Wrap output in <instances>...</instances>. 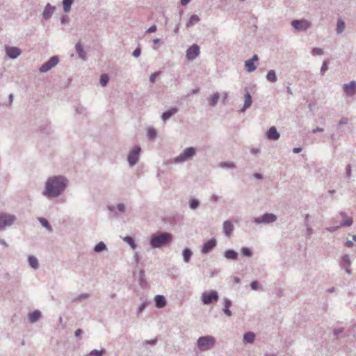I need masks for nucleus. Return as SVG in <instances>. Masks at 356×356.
<instances>
[{
  "instance_id": "obj_1",
  "label": "nucleus",
  "mask_w": 356,
  "mask_h": 356,
  "mask_svg": "<svg viewBox=\"0 0 356 356\" xmlns=\"http://www.w3.org/2000/svg\"><path fill=\"white\" fill-rule=\"evenodd\" d=\"M68 179L63 175H54L47 178L42 195L48 198H57L65 191Z\"/></svg>"
},
{
  "instance_id": "obj_2",
  "label": "nucleus",
  "mask_w": 356,
  "mask_h": 356,
  "mask_svg": "<svg viewBox=\"0 0 356 356\" xmlns=\"http://www.w3.org/2000/svg\"><path fill=\"white\" fill-rule=\"evenodd\" d=\"M172 241V235L168 232H158L152 234L149 245L152 248H161L168 245Z\"/></svg>"
},
{
  "instance_id": "obj_3",
  "label": "nucleus",
  "mask_w": 356,
  "mask_h": 356,
  "mask_svg": "<svg viewBox=\"0 0 356 356\" xmlns=\"http://www.w3.org/2000/svg\"><path fill=\"white\" fill-rule=\"evenodd\" d=\"M216 343V339L213 336L207 335L200 337L197 340V347L200 351H207L213 348Z\"/></svg>"
},
{
  "instance_id": "obj_4",
  "label": "nucleus",
  "mask_w": 356,
  "mask_h": 356,
  "mask_svg": "<svg viewBox=\"0 0 356 356\" xmlns=\"http://www.w3.org/2000/svg\"><path fill=\"white\" fill-rule=\"evenodd\" d=\"M17 220V216L7 212H0V232L13 226Z\"/></svg>"
},
{
  "instance_id": "obj_5",
  "label": "nucleus",
  "mask_w": 356,
  "mask_h": 356,
  "mask_svg": "<svg viewBox=\"0 0 356 356\" xmlns=\"http://www.w3.org/2000/svg\"><path fill=\"white\" fill-rule=\"evenodd\" d=\"M197 150L193 147L186 148L181 154L174 158L175 163L180 164L192 159L196 154Z\"/></svg>"
},
{
  "instance_id": "obj_6",
  "label": "nucleus",
  "mask_w": 356,
  "mask_h": 356,
  "mask_svg": "<svg viewBox=\"0 0 356 356\" xmlns=\"http://www.w3.org/2000/svg\"><path fill=\"white\" fill-rule=\"evenodd\" d=\"M277 219L276 215L272 213H265L262 216L253 218V222L256 225H268L275 222Z\"/></svg>"
},
{
  "instance_id": "obj_7",
  "label": "nucleus",
  "mask_w": 356,
  "mask_h": 356,
  "mask_svg": "<svg viewBox=\"0 0 356 356\" xmlns=\"http://www.w3.org/2000/svg\"><path fill=\"white\" fill-rule=\"evenodd\" d=\"M140 152L141 148L139 145L134 146L132 149L129 151L127 156V161L130 167H134L138 163Z\"/></svg>"
},
{
  "instance_id": "obj_8",
  "label": "nucleus",
  "mask_w": 356,
  "mask_h": 356,
  "mask_svg": "<svg viewBox=\"0 0 356 356\" xmlns=\"http://www.w3.org/2000/svg\"><path fill=\"white\" fill-rule=\"evenodd\" d=\"M219 299L218 293L216 291L204 292L201 295V300L204 305H210L217 302Z\"/></svg>"
},
{
  "instance_id": "obj_9",
  "label": "nucleus",
  "mask_w": 356,
  "mask_h": 356,
  "mask_svg": "<svg viewBox=\"0 0 356 356\" xmlns=\"http://www.w3.org/2000/svg\"><path fill=\"white\" fill-rule=\"evenodd\" d=\"M291 26L298 31H306L311 27V23L306 19H294Z\"/></svg>"
},
{
  "instance_id": "obj_10",
  "label": "nucleus",
  "mask_w": 356,
  "mask_h": 356,
  "mask_svg": "<svg viewBox=\"0 0 356 356\" xmlns=\"http://www.w3.org/2000/svg\"><path fill=\"white\" fill-rule=\"evenodd\" d=\"M352 262L349 254H346L341 257L339 266L342 270H344L348 275L352 274L351 269Z\"/></svg>"
},
{
  "instance_id": "obj_11",
  "label": "nucleus",
  "mask_w": 356,
  "mask_h": 356,
  "mask_svg": "<svg viewBox=\"0 0 356 356\" xmlns=\"http://www.w3.org/2000/svg\"><path fill=\"white\" fill-rule=\"evenodd\" d=\"M59 59L56 56H54L49 58L48 61L43 63L39 70L41 73H45L50 70L52 67L56 66L58 63Z\"/></svg>"
},
{
  "instance_id": "obj_12",
  "label": "nucleus",
  "mask_w": 356,
  "mask_h": 356,
  "mask_svg": "<svg viewBox=\"0 0 356 356\" xmlns=\"http://www.w3.org/2000/svg\"><path fill=\"white\" fill-rule=\"evenodd\" d=\"M343 90L348 97H353L356 94V81H351L343 85Z\"/></svg>"
},
{
  "instance_id": "obj_13",
  "label": "nucleus",
  "mask_w": 356,
  "mask_h": 356,
  "mask_svg": "<svg viewBox=\"0 0 356 356\" xmlns=\"http://www.w3.org/2000/svg\"><path fill=\"white\" fill-rule=\"evenodd\" d=\"M5 50L10 59H15L22 54L21 49L16 47L6 46Z\"/></svg>"
},
{
  "instance_id": "obj_14",
  "label": "nucleus",
  "mask_w": 356,
  "mask_h": 356,
  "mask_svg": "<svg viewBox=\"0 0 356 356\" xmlns=\"http://www.w3.org/2000/svg\"><path fill=\"white\" fill-rule=\"evenodd\" d=\"M200 54V47L197 44H193L186 51V58L193 60Z\"/></svg>"
},
{
  "instance_id": "obj_15",
  "label": "nucleus",
  "mask_w": 356,
  "mask_h": 356,
  "mask_svg": "<svg viewBox=\"0 0 356 356\" xmlns=\"http://www.w3.org/2000/svg\"><path fill=\"white\" fill-rule=\"evenodd\" d=\"M108 210L113 213L114 217H118V213L117 211L120 213H124L126 211V206L123 203H118L115 207V206H108Z\"/></svg>"
},
{
  "instance_id": "obj_16",
  "label": "nucleus",
  "mask_w": 356,
  "mask_h": 356,
  "mask_svg": "<svg viewBox=\"0 0 356 356\" xmlns=\"http://www.w3.org/2000/svg\"><path fill=\"white\" fill-rule=\"evenodd\" d=\"M217 245V241L216 238H213L206 243H204L202 245L201 252L203 254L209 253L212 249H213Z\"/></svg>"
},
{
  "instance_id": "obj_17",
  "label": "nucleus",
  "mask_w": 356,
  "mask_h": 356,
  "mask_svg": "<svg viewBox=\"0 0 356 356\" xmlns=\"http://www.w3.org/2000/svg\"><path fill=\"white\" fill-rule=\"evenodd\" d=\"M223 308H222V312L223 313L227 316H232V311L229 309V308L232 307V302L231 300H229V298L225 297L223 298Z\"/></svg>"
},
{
  "instance_id": "obj_18",
  "label": "nucleus",
  "mask_w": 356,
  "mask_h": 356,
  "mask_svg": "<svg viewBox=\"0 0 356 356\" xmlns=\"http://www.w3.org/2000/svg\"><path fill=\"white\" fill-rule=\"evenodd\" d=\"M266 137L269 140H277L280 138V134L275 127H271L266 132Z\"/></svg>"
},
{
  "instance_id": "obj_19",
  "label": "nucleus",
  "mask_w": 356,
  "mask_h": 356,
  "mask_svg": "<svg viewBox=\"0 0 356 356\" xmlns=\"http://www.w3.org/2000/svg\"><path fill=\"white\" fill-rule=\"evenodd\" d=\"M55 9L56 8L54 6H51L50 3H47L42 13L43 19H44L45 20L50 19Z\"/></svg>"
},
{
  "instance_id": "obj_20",
  "label": "nucleus",
  "mask_w": 356,
  "mask_h": 356,
  "mask_svg": "<svg viewBox=\"0 0 356 356\" xmlns=\"http://www.w3.org/2000/svg\"><path fill=\"white\" fill-rule=\"evenodd\" d=\"M222 229L227 237H229L234 230V225L230 220H225L223 222Z\"/></svg>"
},
{
  "instance_id": "obj_21",
  "label": "nucleus",
  "mask_w": 356,
  "mask_h": 356,
  "mask_svg": "<svg viewBox=\"0 0 356 356\" xmlns=\"http://www.w3.org/2000/svg\"><path fill=\"white\" fill-rule=\"evenodd\" d=\"M244 104L242 108L241 109V112H245L246 109L249 108L252 103V97L248 90H246V92L244 95Z\"/></svg>"
},
{
  "instance_id": "obj_22",
  "label": "nucleus",
  "mask_w": 356,
  "mask_h": 356,
  "mask_svg": "<svg viewBox=\"0 0 356 356\" xmlns=\"http://www.w3.org/2000/svg\"><path fill=\"white\" fill-rule=\"evenodd\" d=\"M154 302L156 307L159 309L163 308L167 304L165 298L162 295H156L154 297Z\"/></svg>"
},
{
  "instance_id": "obj_23",
  "label": "nucleus",
  "mask_w": 356,
  "mask_h": 356,
  "mask_svg": "<svg viewBox=\"0 0 356 356\" xmlns=\"http://www.w3.org/2000/svg\"><path fill=\"white\" fill-rule=\"evenodd\" d=\"M340 216L343 218L341 222V227H350L353 225V218L348 217L344 211L340 212Z\"/></svg>"
},
{
  "instance_id": "obj_24",
  "label": "nucleus",
  "mask_w": 356,
  "mask_h": 356,
  "mask_svg": "<svg viewBox=\"0 0 356 356\" xmlns=\"http://www.w3.org/2000/svg\"><path fill=\"white\" fill-rule=\"evenodd\" d=\"M178 109L177 108H172L169 109L167 111H165L162 113L161 118L163 121H166L168 120L170 117L174 115L177 112Z\"/></svg>"
},
{
  "instance_id": "obj_25",
  "label": "nucleus",
  "mask_w": 356,
  "mask_h": 356,
  "mask_svg": "<svg viewBox=\"0 0 356 356\" xmlns=\"http://www.w3.org/2000/svg\"><path fill=\"white\" fill-rule=\"evenodd\" d=\"M75 49H76V51L77 54L79 55V57L80 58H81L82 60H85L86 59V54L81 44L79 42L76 43V46H75Z\"/></svg>"
},
{
  "instance_id": "obj_26",
  "label": "nucleus",
  "mask_w": 356,
  "mask_h": 356,
  "mask_svg": "<svg viewBox=\"0 0 356 356\" xmlns=\"http://www.w3.org/2000/svg\"><path fill=\"white\" fill-rule=\"evenodd\" d=\"M41 317V312L39 310H35L29 314V320L33 323L37 322Z\"/></svg>"
},
{
  "instance_id": "obj_27",
  "label": "nucleus",
  "mask_w": 356,
  "mask_h": 356,
  "mask_svg": "<svg viewBox=\"0 0 356 356\" xmlns=\"http://www.w3.org/2000/svg\"><path fill=\"white\" fill-rule=\"evenodd\" d=\"M219 99H220V94L218 92L213 93L211 97H209L207 99L209 106H211L212 107L216 106Z\"/></svg>"
},
{
  "instance_id": "obj_28",
  "label": "nucleus",
  "mask_w": 356,
  "mask_h": 356,
  "mask_svg": "<svg viewBox=\"0 0 356 356\" xmlns=\"http://www.w3.org/2000/svg\"><path fill=\"white\" fill-rule=\"evenodd\" d=\"M224 256L227 259L236 260L238 259V253L234 250H227L224 252Z\"/></svg>"
},
{
  "instance_id": "obj_29",
  "label": "nucleus",
  "mask_w": 356,
  "mask_h": 356,
  "mask_svg": "<svg viewBox=\"0 0 356 356\" xmlns=\"http://www.w3.org/2000/svg\"><path fill=\"white\" fill-rule=\"evenodd\" d=\"M255 339V334L252 332H248L243 334V342L252 343Z\"/></svg>"
},
{
  "instance_id": "obj_30",
  "label": "nucleus",
  "mask_w": 356,
  "mask_h": 356,
  "mask_svg": "<svg viewBox=\"0 0 356 356\" xmlns=\"http://www.w3.org/2000/svg\"><path fill=\"white\" fill-rule=\"evenodd\" d=\"M266 78V80L270 83H275L277 81L276 72L273 70H270L267 72Z\"/></svg>"
},
{
  "instance_id": "obj_31",
  "label": "nucleus",
  "mask_w": 356,
  "mask_h": 356,
  "mask_svg": "<svg viewBox=\"0 0 356 356\" xmlns=\"http://www.w3.org/2000/svg\"><path fill=\"white\" fill-rule=\"evenodd\" d=\"M28 262L29 266L33 269H38L39 267V262L38 259L33 255H30L28 257Z\"/></svg>"
},
{
  "instance_id": "obj_32",
  "label": "nucleus",
  "mask_w": 356,
  "mask_h": 356,
  "mask_svg": "<svg viewBox=\"0 0 356 356\" xmlns=\"http://www.w3.org/2000/svg\"><path fill=\"white\" fill-rule=\"evenodd\" d=\"M200 21V17L197 15H193L189 18L188 21L186 23V27L189 28L193 26L194 24L198 23Z\"/></svg>"
},
{
  "instance_id": "obj_33",
  "label": "nucleus",
  "mask_w": 356,
  "mask_h": 356,
  "mask_svg": "<svg viewBox=\"0 0 356 356\" xmlns=\"http://www.w3.org/2000/svg\"><path fill=\"white\" fill-rule=\"evenodd\" d=\"M192 254H193V252H192L191 249H189L188 248H184L183 252H182V255H183V257H184V261L186 263L189 262Z\"/></svg>"
},
{
  "instance_id": "obj_34",
  "label": "nucleus",
  "mask_w": 356,
  "mask_h": 356,
  "mask_svg": "<svg viewBox=\"0 0 356 356\" xmlns=\"http://www.w3.org/2000/svg\"><path fill=\"white\" fill-rule=\"evenodd\" d=\"M344 29H345V22L341 19H338L337 23V29H336L337 33V34L342 33L344 31Z\"/></svg>"
},
{
  "instance_id": "obj_35",
  "label": "nucleus",
  "mask_w": 356,
  "mask_h": 356,
  "mask_svg": "<svg viewBox=\"0 0 356 356\" xmlns=\"http://www.w3.org/2000/svg\"><path fill=\"white\" fill-rule=\"evenodd\" d=\"M74 2V0H63V10L65 13H67L70 11L71 6Z\"/></svg>"
},
{
  "instance_id": "obj_36",
  "label": "nucleus",
  "mask_w": 356,
  "mask_h": 356,
  "mask_svg": "<svg viewBox=\"0 0 356 356\" xmlns=\"http://www.w3.org/2000/svg\"><path fill=\"white\" fill-rule=\"evenodd\" d=\"M38 220L39 222H40V224L44 227H45L48 232H52V227L51 226L49 225L48 220L46 219V218H38Z\"/></svg>"
},
{
  "instance_id": "obj_37",
  "label": "nucleus",
  "mask_w": 356,
  "mask_h": 356,
  "mask_svg": "<svg viewBox=\"0 0 356 356\" xmlns=\"http://www.w3.org/2000/svg\"><path fill=\"white\" fill-rule=\"evenodd\" d=\"M245 67L248 72H252L256 70V66L252 60H248L245 62Z\"/></svg>"
},
{
  "instance_id": "obj_38",
  "label": "nucleus",
  "mask_w": 356,
  "mask_h": 356,
  "mask_svg": "<svg viewBox=\"0 0 356 356\" xmlns=\"http://www.w3.org/2000/svg\"><path fill=\"white\" fill-rule=\"evenodd\" d=\"M200 204L199 200L193 198L189 201V207L192 210L197 209Z\"/></svg>"
},
{
  "instance_id": "obj_39",
  "label": "nucleus",
  "mask_w": 356,
  "mask_h": 356,
  "mask_svg": "<svg viewBox=\"0 0 356 356\" xmlns=\"http://www.w3.org/2000/svg\"><path fill=\"white\" fill-rule=\"evenodd\" d=\"M219 167L222 168L235 169L236 165L233 162H221L219 163Z\"/></svg>"
},
{
  "instance_id": "obj_40",
  "label": "nucleus",
  "mask_w": 356,
  "mask_h": 356,
  "mask_svg": "<svg viewBox=\"0 0 356 356\" xmlns=\"http://www.w3.org/2000/svg\"><path fill=\"white\" fill-rule=\"evenodd\" d=\"M106 249V245L104 242L98 243L94 248V251L96 252H99L104 251Z\"/></svg>"
},
{
  "instance_id": "obj_41",
  "label": "nucleus",
  "mask_w": 356,
  "mask_h": 356,
  "mask_svg": "<svg viewBox=\"0 0 356 356\" xmlns=\"http://www.w3.org/2000/svg\"><path fill=\"white\" fill-rule=\"evenodd\" d=\"M76 112L78 115L86 116L88 115V110L83 106H79L76 108Z\"/></svg>"
},
{
  "instance_id": "obj_42",
  "label": "nucleus",
  "mask_w": 356,
  "mask_h": 356,
  "mask_svg": "<svg viewBox=\"0 0 356 356\" xmlns=\"http://www.w3.org/2000/svg\"><path fill=\"white\" fill-rule=\"evenodd\" d=\"M123 241L126 243H127L130 246L131 248L134 250L136 249V244L134 241V240L131 237V236H125L124 238H123Z\"/></svg>"
},
{
  "instance_id": "obj_43",
  "label": "nucleus",
  "mask_w": 356,
  "mask_h": 356,
  "mask_svg": "<svg viewBox=\"0 0 356 356\" xmlns=\"http://www.w3.org/2000/svg\"><path fill=\"white\" fill-rule=\"evenodd\" d=\"M89 297H90V294L89 293H81L80 295H79L78 296L74 298L72 300V302H80V301H81L83 300L88 299Z\"/></svg>"
},
{
  "instance_id": "obj_44",
  "label": "nucleus",
  "mask_w": 356,
  "mask_h": 356,
  "mask_svg": "<svg viewBox=\"0 0 356 356\" xmlns=\"http://www.w3.org/2000/svg\"><path fill=\"white\" fill-rule=\"evenodd\" d=\"M108 80H109L108 76L106 74H103L100 76L99 83L102 86L104 87L107 85Z\"/></svg>"
},
{
  "instance_id": "obj_45",
  "label": "nucleus",
  "mask_w": 356,
  "mask_h": 356,
  "mask_svg": "<svg viewBox=\"0 0 356 356\" xmlns=\"http://www.w3.org/2000/svg\"><path fill=\"white\" fill-rule=\"evenodd\" d=\"M105 353V350H92L89 353L90 356H103L104 353Z\"/></svg>"
},
{
  "instance_id": "obj_46",
  "label": "nucleus",
  "mask_w": 356,
  "mask_h": 356,
  "mask_svg": "<svg viewBox=\"0 0 356 356\" xmlns=\"http://www.w3.org/2000/svg\"><path fill=\"white\" fill-rule=\"evenodd\" d=\"M241 252L242 253L243 255L248 257H250L252 255V252L250 250V249L248 248H246V247H243L241 249Z\"/></svg>"
},
{
  "instance_id": "obj_47",
  "label": "nucleus",
  "mask_w": 356,
  "mask_h": 356,
  "mask_svg": "<svg viewBox=\"0 0 356 356\" xmlns=\"http://www.w3.org/2000/svg\"><path fill=\"white\" fill-rule=\"evenodd\" d=\"M156 131L153 128H149L148 130H147V137L149 140H153L156 138Z\"/></svg>"
},
{
  "instance_id": "obj_48",
  "label": "nucleus",
  "mask_w": 356,
  "mask_h": 356,
  "mask_svg": "<svg viewBox=\"0 0 356 356\" xmlns=\"http://www.w3.org/2000/svg\"><path fill=\"white\" fill-rule=\"evenodd\" d=\"M139 277H140V284L143 286L146 284V281L145 279V271L143 270H140L139 272Z\"/></svg>"
},
{
  "instance_id": "obj_49",
  "label": "nucleus",
  "mask_w": 356,
  "mask_h": 356,
  "mask_svg": "<svg viewBox=\"0 0 356 356\" xmlns=\"http://www.w3.org/2000/svg\"><path fill=\"white\" fill-rule=\"evenodd\" d=\"M323 53V50L318 47H314L312 49V54L313 55L322 56Z\"/></svg>"
},
{
  "instance_id": "obj_50",
  "label": "nucleus",
  "mask_w": 356,
  "mask_h": 356,
  "mask_svg": "<svg viewBox=\"0 0 356 356\" xmlns=\"http://www.w3.org/2000/svg\"><path fill=\"white\" fill-rule=\"evenodd\" d=\"M147 303L144 302L142 304L140 305V306L138 307L136 313L138 315L141 314L147 307Z\"/></svg>"
},
{
  "instance_id": "obj_51",
  "label": "nucleus",
  "mask_w": 356,
  "mask_h": 356,
  "mask_svg": "<svg viewBox=\"0 0 356 356\" xmlns=\"http://www.w3.org/2000/svg\"><path fill=\"white\" fill-rule=\"evenodd\" d=\"M327 69H328L327 61L324 60L322 64L321 68V74L322 76H323L325 74V72L327 70Z\"/></svg>"
},
{
  "instance_id": "obj_52",
  "label": "nucleus",
  "mask_w": 356,
  "mask_h": 356,
  "mask_svg": "<svg viewBox=\"0 0 356 356\" xmlns=\"http://www.w3.org/2000/svg\"><path fill=\"white\" fill-rule=\"evenodd\" d=\"M161 74L160 71L156 72L153 74H152L149 76V81L152 83H154L156 81V77Z\"/></svg>"
},
{
  "instance_id": "obj_53",
  "label": "nucleus",
  "mask_w": 356,
  "mask_h": 356,
  "mask_svg": "<svg viewBox=\"0 0 356 356\" xmlns=\"http://www.w3.org/2000/svg\"><path fill=\"white\" fill-rule=\"evenodd\" d=\"M351 175H352L351 165L350 164H348L346 167V176L348 178H350Z\"/></svg>"
},
{
  "instance_id": "obj_54",
  "label": "nucleus",
  "mask_w": 356,
  "mask_h": 356,
  "mask_svg": "<svg viewBox=\"0 0 356 356\" xmlns=\"http://www.w3.org/2000/svg\"><path fill=\"white\" fill-rule=\"evenodd\" d=\"M259 282L257 281H253L250 283V288L254 291H257L259 289Z\"/></svg>"
},
{
  "instance_id": "obj_55",
  "label": "nucleus",
  "mask_w": 356,
  "mask_h": 356,
  "mask_svg": "<svg viewBox=\"0 0 356 356\" xmlns=\"http://www.w3.org/2000/svg\"><path fill=\"white\" fill-rule=\"evenodd\" d=\"M141 54V49L140 47H137L132 53V55L135 58H138L140 56Z\"/></svg>"
},
{
  "instance_id": "obj_56",
  "label": "nucleus",
  "mask_w": 356,
  "mask_h": 356,
  "mask_svg": "<svg viewBox=\"0 0 356 356\" xmlns=\"http://www.w3.org/2000/svg\"><path fill=\"white\" fill-rule=\"evenodd\" d=\"M307 227V237L309 238L313 234V229L311 227L308 225L307 223H306Z\"/></svg>"
},
{
  "instance_id": "obj_57",
  "label": "nucleus",
  "mask_w": 356,
  "mask_h": 356,
  "mask_svg": "<svg viewBox=\"0 0 356 356\" xmlns=\"http://www.w3.org/2000/svg\"><path fill=\"white\" fill-rule=\"evenodd\" d=\"M348 119L347 118H342L339 123H338V125L339 126H341V125H344V124H348Z\"/></svg>"
},
{
  "instance_id": "obj_58",
  "label": "nucleus",
  "mask_w": 356,
  "mask_h": 356,
  "mask_svg": "<svg viewBox=\"0 0 356 356\" xmlns=\"http://www.w3.org/2000/svg\"><path fill=\"white\" fill-rule=\"evenodd\" d=\"M156 341H157L156 339H152V340H146L144 341V344H149V345L154 346L156 344Z\"/></svg>"
},
{
  "instance_id": "obj_59",
  "label": "nucleus",
  "mask_w": 356,
  "mask_h": 356,
  "mask_svg": "<svg viewBox=\"0 0 356 356\" xmlns=\"http://www.w3.org/2000/svg\"><path fill=\"white\" fill-rule=\"evenodd\" d=\"M156 26L155 24L152 25V26H150L147 31H146V33H154L156 31Z\"/></svg>"
},
{
  "instance_id": "obj_60",
  "label": "nucleus",
  "mask_w": 356,
  "mask_h": 356,
  "mask_svg": "<svg viewBox=\"0 0 356 356\" xmlns=\"http://www.w3.org/2000/svg\"><path fill=\"white\" fill-rule=\"evenodd\" d=\"M250 152L252 154H257L259 153H260V149L259 148H257V147H252L251 149H250Z\"/></svg>"
},
{
  "instance_id": "obj_61",
  "label": "nucleus",
  "mask_w": 356,
  "mask_h": 356,
  "mask_svg": "<svg viewBox=\"0 0 356 356\" xmlns=\"http://www.w3.org/2000/svg\"><path fill=\"white\" fill-rule=\"evenodd\" d=\"M339 226H333V227H327L326 229L330 232H334L337 231L339 229Z\"/></svg>"
},
{
  "instance_id": "obj_62",
  "label": "nucleus",
  "mask_w": 356,
  "mask_h": 356,
  "mask_svg": "<svg viewBox=\"0 0 356 356\" xmlns=\"http://www.w3.org/2000/svg\"><path fill=\"white\" fill-rule=\"evenodd\" d=\"M210 200L212 202H217L219 200V197L216 194H213V195H211Z\"/></svg>"
},
{
  "instance_id": "obj_63",
  "label": "nucleus",
  "mask_w": 356,
  "mask_h": 356,
  "mask_svg": "<svg viewBox=\"0 0 356 356\" xmlns=\"http://www.w3.org/2000/svg\"><path fill=\"white\" fill-rule=\"evenodd\" d=\"M345 245L348 248H351L354 245V243H353V241H352L350 240H347L345 243Z\"/></svg>"
},
{
  "instance_id": "obj_64",
  "label": "nucleus",
  "mask_w": 356,
  "mask_h": 356,
  "mask_svg": "<svg viewBox=\"0 0 356 356\" xmlns=\"http://www.w3.org/2000/svg\"><path fill=\"white\" fill-rule=\"evenodd\" d=\"M343 329L342 328H339V329H335L333 332L335 336H338L339 334L342 333L343 332Z\"/></svg>"
}]
</instances>
